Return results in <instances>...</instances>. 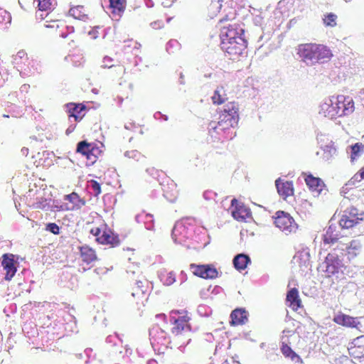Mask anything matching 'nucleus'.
I'll return each mask as SVG.
<instances>
[{"label":"nucleus","instance_id":"6ab92c4d","mask_svg":"<svg viewBox=\"0 0 364 364\" xmlns=\"http://www.w3.org/2000/svg\"><path fill=\"white\" fill-rule=\"evenodd\" d=\"M305 181L309 189L317 196L321 194L324 183L320 178L314 177L312 174L309 173L305 178Z\"/></svg>","mask_w":364,"mask_h":364},{"label":"nucleus","instance_id":"603ef678","mask_svg":"<svg viewBox=\"0 0 364 364\" xmlns=\"http://www.w3.org/2000/svg\"><path fill=\"white\" fill-rule=\"evenodd\" d=\"M177 192L169 193L166 191H164V196L171 203L176 201L177 198Z\"/></svg>","mask_w":364,"mask_h":364},{"label":"nucleus","instance_id":"f3484780","mask_svg":"<svg viewBox=\"0 0 364 364\" xmlns=\"http://www.w3.org/2000/svg\"><path fill=\"white\" fill-rule=\"evenodd\" d=\"M232 326L243 325L248 321V312L243 308L233 310L230 314Z\"/></svg>","mask_w":364,"mask_h":364},{"label":"nucleus","instance_id":"4be33fe9","mask_svg":"<svg viewBox=\"0 0 364 364\" xmlns=\"http://www.w3.org/2000/svg\"><path fill=\"white\" fill-rule=\"evenodd\" d=\"M149 336L151 344L156 342L162 345L165 344L164 341L167 339L166 332L159 326H156L149 329Z\"/></svg>","mask_w":364,"mask_h":364},{"label":"nucleus","instance_id":"7ed1b4c3","mask_svg":"<svg viewBox=\"0 0 364 364\" xmlns=\"http://www.w3.org/2000/svg\"><path fill=\"white\" fill-rule=\"evenodd\" d=\"M323 264L327 277L335 276L336 278H340L345 274L346 266L343 262V257L338 255L335 251L327 255Z\"/></svg>","mask_w":364,"mask_h":364},{"label":"nucleus","instance_id":"c03bdc74","mask_svg":"<svg viewBox=\"0 0 364 364\" xmlns=\"http://www.w3.org/2000/svg\"><path fill=\"white\" fill-rule=\"evenodd\" d=\"M180 43L176 40H170L166 46V50L168 53H173L175 50L179 48Z\"/></svg>","mask_w":364,"mask_h":364},{"label":"nucleus","instance_id":"79ce46f5","mask_svg":"<svg viewBox=\"0 0 364 364\" xmlns=\"http://www.w3.org/2000/svg\"><path fill=\"white\" fill-rule=\"evenodd\" d=\"M161 280L164 282V284L170 286L176 282V274L173 272H170L166 274H161Z\"/></svg>","mask_w":364,"mask_h":364},{"label":"nucleus","instance_id":"2eb2a0df","mask_svg":"<svg viewBox=\"0 0 364 364\" xmlns=\"http://www.w3.org/2000/svg\"><path fill=\"white\" fill-rule=\"evenodd\" d=\"M333 97L327 98L320 105L319 114H323L324 117L333 119L338 117L339 112L338 107L336 106V102L333 100Z\"/></svg>","mask_w":364,"mask_h":364},{"label":"nucleus","instance_id":"f03ea898","mask_svg":"<svg viewBox=\"0 0 364 364\" xmlns=\"http://www.w3.org/2000/svg\"><path fill=\"white\" fill-rule=\"evenodd\" d=\"M239 108L235 102H229L225 105V108L219 117V121L216 124L215 122H211L208 124L209 130H214L219 133L218 130L224 131L230 127H234L239 121Z\"/></svg>","mask_w":364,"mask_h":364},{"label":"nucleus","instance_id":"f8f14e48","mask_svg":"<svg viewBox=\"0 0 364 364\" xmlns=\"http://www.w3.org/2000/svg\"><path fill=\"white\" fill-rule=\"evenodd\" d=\"M333 100L336 102V107L339 109L338 113V117L349 115L354 112V102L352 97L349 96L338 95L333 97Z\"/></svg>","mask_w":364,"mask_h":364},{"label":"nucleus","instance_id":"473e14b6","mask_svg":"<svg viewBox=\"0 0 364 364\" xmlns=\"http://www.w3.org/2000/svg\"><path fill=\"white\" fill-rule=\"evenodd\" d=\"M36 200L33 203L32 207L36 209H42L49 210V204L51 198H46L43 197H37Z\"/></svg>","mask_w":364,"mask_h":364},{"label":"nucleus","instance_id":"0e129e2a","mask_svg":"<svg viewBox=\"0 0 364 364\" xmlns=\"http://www.w3.org/2000/svg\"><path fill=\"white\" fill-rule=\"evenodd\" d=\"M26 55V53L25 50H19L17 54H16V58H18L20 59L23 58V57H25Z\"/></svg>","mask_w":364,"mask_h":364},{"label":"nucleus","instance_id":"4468645a","mask_svg":"<svg viewBox=\"0 0 364 364\" xmlns=\"http://www.w3.org/2000/svg\"><path fill=\"white\" fill-rule=\"evenodd\" d=\"M64 108L70 122H72V119L75 122H80L84 116L82 112L85 110L86 107L80 103L70 102L65 104Z\"/></svg>","mask_w":364,"mask_h":364},{"label":"nucleus","instance_id":"774afa93","mask_svg":"<svg viewBox=\"0 0 364 364\" xmlns=\"http://www.w3.org/2000/svg\"><path fill=\"white\" fill-rule=\"evenodd\" d=\"M359 175L361 179H364V166L360 170Z\"/></svg>","mask_w":364,"mask_h":364},{"label":"nucleus","instance_id":"37998d69","mask_svg":"<svg viewBox=\"0 0 364 364\" xmlns=\"http://www.w3.org/2000/svg\"><path fill=\"white\" fill-rule=\"evenodd\" d=\"M145 228L149 230L154 229V222L153 215L151 214H145L143 218Z\"/></svg>","mask_w":364,"mask_h":364},{"label":"nucleus","instance_id":"72a5a7b5","mask_svg":"<svg viewBox=\"0 0 364 364\" xmlns=\"http://www.w3.org/2000/svg\"><path fill=\"white\" fill-rule=\"evenodd\" d=\"M350 160L354 161L364 152V145L361 143H355L350 146Z\"/></svg>","mask_w":364,"mask_h":364},{"label":"nucleus","instance_id":"de8ad7c7","mask_svg":"<svg viewBox=\"0 0 364 364\" xmlns=\"http://www.w3.org/2000/svg\"><path fill=\"white\" fill-rule=\"evenodd\" d=\"M211 311L212 310L205 305H199L197 309L198 314L201 316H208Z\"/></svg>","mask_w":364,"mask_h":364},{"label":"nucleus","instance_id":"4c0bfd02","mask_svg":"<svg viewBox=\"0 0 364 364\" xmlns=\"http://www.w3.org/2000/svg\"><path fill=\"white\" fill-rule=\"evenodd\" d=\"M281 350L285 357L291 358V360H294L295 358H299V356L291 349V348L284 343H282Z\"/></svg>","mask_w":364,"mask_h":364},{"label":"nucleus","instance_id":"39448f33","mask_svg":"<svg viewBox=\"0 0 364 364\" xmlns=\"http://www.w3.org/2000/svg\"><path fill=\"white\" fill-rule=\"evenodd\" d=\"M274 218L275 225L286 234L295 232L298 228L294 218L284 211H277Z\"/></svg>","mask_w":364,"mask_h":364},{"label":"nucleus","instance_id":"680f3d73","mask_svg":"<svg viewBox=\"0 0 364 364\" xmlns=\"http://www.w3.org/2000/svg\"><path fill=\"white\" fill-rule=\"evenodd\" d=\"M76 127V124H71L68 127V129H66L65 131V134L67 135H69L70 134H71L75 129Z\"/></svg>","mask_w":364,"mask_h":364},{"label":"nucleus","instance_id":"f257e3e1","mask_svg":"<svg viewBox=\"0 0 364 364\" xmlns=\"http://www.w3.org/2000/svg\"><path fill=\"white\" fill-rule=\"evenodd\" d=\"M194 220L190 218L177 221L172 230L171 237L174 242L185 247L187 250L197 249L199 242L195 235Z\"/></svg>","mask_w":364,"mask_h":364},{"label":"nucleus","instance_id":"09e8293b","mask_svg":"<svg viewBox=\"0 0 364 364\" xmlns=\"http://www.w3.org/2000/svg\"><path fill=\"white\" fill-rule=\"evenodd\" d=\"M124 156L129 159H135L136 161H139L141 157V153L137 150L127 151L124 153Z\"/></svg>","mask_w":364,"mask_h":364},{"label":"nucleus","instance_id":"bb28decb","mask_svg":"<svg viewBox=\"0 0 364 364\" xmlns=\"http://www.w3.org/2000/svg\"><path fill=\"white\" fill-rule=\"evenodd\" d=\"M126 0H109V8L114 16H122L125 10Z\"/></svg>","mask_w":364,"mask_h":364},{"label":"nucleus","instance_id":"2f4dec72","mask_svg":"<svg viewBox=\"0 0 364 364\" xmlns=\"http://www.w3.org/2000/svg\"><path fill=\"white\" fill-rule=\"evenodd\" d=\"M186 322L187 321L183 316L174 319V326L172 328V332L178 334L186 328L190 330L191 327L186 323Z\"/></svg>","mask_w":364,"mask_h":364},{"label":"nucleus","instance_id":"6e6d98bb","mask_svg":"<svg viewBox=\"0 0 364 364\" xmlns=\"http://www.w3.org/2000/svg\"><path fill=\"white\" fill-rule=\"evenodd\" d=\"M63 206V205H60L58 204H55V201H53L52 205L49 204V210H51V211L63 210L64 209Z\"/></svg>","mask_w":364,"mask_h":364},{"label":"nucleus","instance_id":"b1692460","mask_svg":"<svg viewBox=\"0 0 364 364\" xmlns=\"http://www.w3.org/2000/svg\"><path fill=\"white\" fill-rule=\"evenodd\" d=\"M362 244L358 240H353L346 247V255L349 260L356 257L362 251Z\"/></svg>","mask_w":364,"mask_h":364},{"label":"nucleus","instance_id":"c85d7f7f","mask_svg":"<svg viewBox=\"0 0 364 364\" xmlns=\"http://www.w3.org/2000/svg\"><path fill=\"white\" fill-rule=\"evenodd\" d=\"M80 253L82 261L87 264L97 259L95 251L88 247H82Z\"/></svg>","mask_w":364,"mask_h":364},{"label":"nucleus","instance_id":"e2e57ef3","mask_svg":"<svg viewBox=\"0 0 364 364\" xmlns=\"http://www.w3.org/2000/svg\"><path fill=\"white\" fill-rule=\"evenodd\" d=\"M90 232L97 237L100 236L101 230L99 228H93L91 230Z\"/></svg>","mask_w":364,"mask_h":364},{"label":"nucleus","instance_id":"e433bc0d","mask_svg":"<svg viewBox=\"0 0 364 364\" xmlns=\"http://www.w3.org/2000/svg\"><path fill=\"white\" fill-rule=\"evenodd\" d=\"M116 338H117L120 341L121 343L122 342V341L119 338V335L117 333H115L114 336L109 335V336H108L106 338V343H107L113 344V348H112V352L110 353V356L112 357V359H114V354H116L117 351L119 352V355H121L122 353V350L121 349L119 350L116 349V347H115V346H116V342H115Z\"/></svg>","mask_w":364,"mask_h":364},{"label":"nucleus","instance_id":"864d4df0","mask_svg":"<svg viewBox=\"0 0 364 364\" xmlns=\"http://www.w3.org/2000/svg\"><path fill=\"white\" fill-rule=\"evenodd\" d=\"M40 192H41V189H37V186L34 185L33 188H30L28 191L26 193V197L31 198L34 196L38 195Z\"/></svg>","mask_w":364,"mask_h":364},{"label":"nucleus","instance_id":"052dcab7","mask_svg":"<svg viewBox=\"0 0 364 364\" xmlns=\"http://www.w3.org/2000/svg\"><path fill=\"white\" fill-rule=\"evenodd\" d=\"M213 194H214V193L210 191H205L203 192V196L204 199L209 200L213 198Z\"/></svg>","mask_w":364,"mask_h":364},{"label":"nucleus","instance_id":"69168bd1","mask_svg":"<svg viewBox=\"0 0 364 364\" xmlns=\"http://www.w3.org/2000/svg\"><path fill=\"white\" fill-rule=\"evenodd\" d=\"M65 28H66V31L67 33L69 34V33H72L74 32V27L72 26H65Z\"/></svg>","mask_w":364,"mask_h":364},{"label":"nucleus","instance_id":"5fc2aeb1","mask_svg":"<svg viewBox=\"0 0 364 364\" xmlns=\"http://www.w3.org/2000/svg\"><path fill=\"white\" fill-rule=\"evenodd\" d=\"M113 61V59L109 56H105L103 59L102 67L104 68H110L113 67V65H109V63H111Z\"/></svg>","mask_w":364,"mask_h":364},{"label":"nucleus","instance_id":"9b49d317","mask_svg":"<svg viewBox=\"0 0 364 364\" xmlns=\"http://www.w3.org/2000/svg\"><path fill=\"white\" fill-rule=\"evenodd\" d=\"M194 275L205 279H213L218 277V272L214 265L208 264H196L190 265Z\"/></svg>","mask_w":364,"mask_h":364},{"label":"nucleus","instance_id":"ea45409f","mask_svg":"<svg viewBox=\"0 0 364 364\" xmlns=\"http://www.w3.org/2000/svg\"><path fill=\"white\" fill-rule=\"evenodd\" d=\"M91 149H92L91 154H90V156H88L89 162H87V166L93 165L96 162L98 155L101 152V151L99 149V148L94 143H92V144Z\"/></svg>","mask_w":364,"mask_h":364},{"label":"nucleus","instance_id":"c9c22d12","mask_svg":"<svg viewBox=\"0 0 364 364\" xmlns=\"http://www.w3.org/2000/svg\"><path fill=\"white\" fill-rule=\"evenodd\" d=\"M321 149L323 151V159L325 161L330 160L336 153V149L331 141L323 147H321Z\"/></svg>","mask_w":364,"mask_h":364},{"label":"nucleus","instance_id":"20e7f679","mask_svg":"<svg viewBox=\"0 0 364 364\" xmlns=\"http://www.w3.org/2000/svg\"><path fill=\"white\" fill-rule=\"evenodd\" d=\"M363 220L364 211L359 210L354 206H350L343 211L338 223L341 228L349 229L356 226Z\"/></svg>","mask_w":364,"mask_h":364},{"label":"nucleus","instance_id":"dca6fc26","mask_svg":"<svg viewBox=\"0 0 364 364\" xmlns=\"http://www.w3.org/2000/svg\"><path fill=\"white\" fill-rule=\"evenodd\" d=\"M97 240L103 245H110L117 247L120 244L119 235L113 232L110 229L105 230L102 234L97 238Z\"/></svg>","mask_w":364,"mask_h":364},{"label":"nucleus","instance_id":"3c124183","mask_svg":"<svg viewBox=\"0 0 364 364\" xmlns=\"http://www.w3.org/2000/svg\"><path fill=\"white\" fill-rule=\"evenodd\" d=\"M252 22L255 26L259 27L260 30L263 31L264 18L260 14L255 16L252 18Z\"/></svg>","mask_w":364,"mask_h":364},{"label":"nucleus","instance_id":"cd10ccee","mask_svg":"<svg viewBox=\"0 0 364 364\" xmlns=\"http://www.w3.org/2000/svg\"><path fill=\"white\" fill-rule=\"evenodd\" d=\"M336 227L333 225H330L323 235V242L327 244H334L339 239V234L336 231Z\"/></svg>","mask_w":364,"mask_h":364},{"label":"nucleus","instance_id":"49530a36","mask_svg":"<svg viewBox=\"0 0 364 364\" xmlns=\"http://www.w3.org/2000/svg\"><path fill=\"white\" fill-rule=\"evenodd\" d=\"M46 230L54 235L60 234V227L55 223H48L46 224Z\"/></svg>","mask_w":364,"mask_h":364},{"label":"nucleus","instance_id":"c756f323","mask_svg":"<svg viewBox=\"0 0 364 364\" xmlns=\"http://www.w3.org/2000/svg\"><path fill=\"white\" fill-rule=\"evenodd\" d=\"M92 143H89L85 140L79 141L77 144L76 151L86 156L88 161V156L91 154Z\"/></svg>","mask_w":364,"mask_h":364},{"label":"nucleus","instance_id":"423d86ee","mask_svg":"<svg viewBox=\"0 0 364 364\" xmlns=\"http://www.w3.org/2000/svg\"><path fill=\"white\" fill-rule=\"evenodd\" d=\"M247 46V38H239L237 40L233 41H220L221 49L230 56L242 55Z\"/></svg>","mask_w":364,"mask_h":364},{"label":"nucleus","instance_id":"13d9d810","mask_svg":"<svg viewBox=\"0 0 364 364\" xmlns=\"http://www.w3.org/2000/svg\"><path fill=\"white\" fill-rule=\"evenodd\" d=\"M146 172L149 175L153 176L154 178H156V177H157L159 176L158 175V171L155 168H154V167L147 168L146 169Z\"/></svg>","mask_w":364,"mask_h":364},{"label":"nucleus","instance_id":"a18cd8bd","mask_svg":"<svg viewBox=\"0 0 364 364\" xmlns=\"http://www.w3.org/2000/svg\"><path fill=\"white\" fill-rule=\"evenodd\" d=\"M38 7L40 11H49L51 9L52 4L50 0H37Z\"/></svg>","mask_w":364,"mask_h":364},{"label":"nucleus","instance_id":"f704fd0d","mask_svg":"<svg viewBox=\"0 0 364 364\" xmlns=\"http://www.w3.org/2000/svg\"><path fill=\"white\" fill-rule=\"evenodd\" d=\"M83 9L84 7L82 6L73 7L69 10V14L76 19L85 21L88 18V17L82 12Z\"/></svg>","mask_w":364,"mask_h":364},{"label":"nucleus","instance_id":"338daca9","mask_svg":"<svg viewBox=\"0 0 364 364\" xmlns=\"http://www.w3.org/2000/svg\"><path fill=\"white\" fill-rule=\"evenodd\" d=\"M21 152L23 156H27V155L28 154V149L23 147L21 150Z\"/></svg>","mask_w":364,"mask_h":364},{"label":"nucleus","instance_id":"4d7b16f0","mask_svg":"<svg viewBox=\"0 0 364 364\" xmlns=\"http://www.w3.org/2000/svg\"><path fill=\"white\" fill-rule=\"evenodd\" d=\"M154 117L155 119H162L164 121H167L168 117L167 115L162 114L161 112H156L154 114Z\"/></svg>","mask_w":364,"mask_h":364},{"label":"nucleus","instance_id":"ddd939ff","mask_svg":"<svg viewBox=\"0 0 364 364\" xmlns=\"http://www.w3.org/2000/svg\"><path fill=\"white\" fill-rule=\"evenodd\" d=\"M349 355L360 360V362L364 361V335L354 338L348 347Z\"/></svg>","mask_w":364,"mask_h":364},{"label":"nucleus","instance_id":"a878e982","mask_svg":"<svg viewBox=\"0 0 364 364\" xmlns=\"http://www.w3.org/2000/svg\"><path fill=\"white\" fill-rule=\"evenodd\" d=\"M316 51L317 53L316 63H323L324 62H326L328 60H330V58L332 56L331 50L328 47H326L323 45L317 44V48H316Z\"/></svg>","mask_w":364,"mask_h":364},{"label":"nucleus","instance_id":"7c9ffc66","mask_svg":"<svg viewBox=\"0 0 364 364\" xmlns=\"http://www.w3.org/2000/svg\"><path fill=\"white\" fill-rule=\"evenodd\" d=\"M226 99V93L224 87L223 86L218 87L212 96L213 104L221 105L225 102Z\"/></svg>","mask_w":364,"mask_h":364},{"label":"nucleus","instance_id":"393cba45","mask_svg":"<svg viewBox=\"0 0 364 364\" xmlns=\"http://www.w3.org/2000/svg\"><path fill=\"white\" fill-rule=\"evenodd\" d=\"M310 257L309 250L306 248L299 251L294 257V259L299 263L301 267L308 268L311 267Z\"/></svg>","mask_w":364,"mask_h":364},{"label":"nucleus","instance_id":"9d476101","mask_svg":"<svg viewBox=\"0 0 364 364\" xmlns=\"http://www.w3.org/2000/svg\"><path fill=\"white\" fill-rule=\"evenodd\" d=\"M18 262L15 260L14 255L6 253L2 255L1 267L4 279L10 281L16 274Z\"/></svg>","mask_w":364,"mask_h":364},{"label":"nucleus","instance_id":"aec40b11","mask_svg":"<svg viewBox=\"0 0 364 364\" xmlns=\"http://www.w3.org/2000/svg\"><path fill=\"white\" fill-rule=\"evenodd\" d=\"M286 299L287 302L289 304L288 306L293 311H297L299 308L301 307V301L296 288H291L287 291Z\"/></svg>","mask_w":364,"mask_h":364},{"label":"nucleus","instance_id":"a211bd4d","mask_svg":"<svg viewBox=\"0 0 364 364\" xmlns=\"http://www.w3.org/2000/svg\"><path fill=\"white\" fill-rule=\"evenodd\" d=\"M231 206L235 208L232 210V217L237 220H245L249 214L248 210L242 204L239 203L236 198L232 199Z\"/></svg>","mask_w":364,"mask_h":364},{"label":"nucleus","instance_id":"8fccbe9b","mask_svg":"<svg viewBox=\"0 0 364 364\" xmlns=\"http://www.w3.org/2000/svg\"><path fill=\"white\" fill-rule=\"evenodd\" d=\"M65 200H68L69 202H70L72 203H76L77 201H81V198L75 192H73L70 194H68V195H65Z\"/></svg>","mask_w":364,"mask_h":364},{"label":"nucleus","instance_id":"a19ab883","mask_svg":"<svg viewBox=\"0 0 364 364\" xmlns=\"http://www.w3.org/2000/svg\"><path fill=\"white\" fill-rule=\"evenodd\" d=\"M88 188L90 190V193L94 196H98V195L101 193V186L95 180H90L88 181Z\"/></svg>","mask_w":364,"mask_h":364},{"label":"nucleus","instance_id":"bf43d9fd","mask_svg":"<svg viewBox=\"0 0 364 364\" xmlns=\"http://www.w3.org/2000/svg\"><path fill=\"white\" fill-rule=\"evenodd\" d=\"M150 26L154 29L161 28L164 26V23L162 21H156L151 23Z\"/></svg>","mask_w":364,"mask_h":364},{"label":"nucleus","instance_id":"6e6552de","mask_svg":"<svg viewBox=\"0 0 364 364\" xmlns=\"http://www.w3.org/2000/svg\"><path fill=\"white\" fill-rule=\"evenodd\" d=\"M316 43H305L298 46L297 54L306 65L311 66L316 63Z\"/></svg>","mask_w":364,"mask_h":364},{"label":"nucleus","instance_id":"1a4fd4ad","mask_svg":"<svg viewBox=\"0 0 364 364\" xmlns=\"http://www.w3.org/2000/svg\"><path fill=\"white\" fill-rule=\"evenodd\" d=\"M359 319L360 318L358 317H353L344 313L338 312L334 314L333 321L346 328H355L359 332L362 333L363 332V326L361 324Z\"/></svg>","mask_w":364,"mask_h":364},{"label":"nucleus","instance_id":"0eeeda50","mask_svg":"<svg viewBox=\"0 0 364 364\" xmlns=\"http://www.w3.org/2000/svg\"><path fill=\"white\" fill-rule=\"evenodd\" d=\"M243 24L232 23L224 26L220 30V41H233L239 38H246Z\"/></svg>","mask_w":364,"mask_h":364},{"label":"nucleus","instance_id":"5701e85b","mask_svg":"<svg viewBox=\"0 0 364 364\" xmlns=\"http://www.w3.org/2000/svg\"><path fill=\"white\" fill-rule=\"evenodd\" d=\"M250 263L251 259L250 256L245 253L236 255L232 259L233 266L238 271L245 269Z\"/></svg>","mask_w":364,"mask_h":364},{"label":"nucleus","instance_id":"412c9836","mask_svg":"<svg viewBox=\"0 0 364 364\" xmlns=\"http://www.w3.org/2000/svg\"><path fill=\"white\" fill-rule=\"evenodd\" d=\"M275 186L278 193L286 198L294 193L293 183L291 181L283 182L280 178L275 181Z\"/></svg>","mask_w":364,"mask_h":364},{"label":"nucleus","instance_id":"58836bf2","mask_svg":"<svg viewBox=\"0 0 364 364\" xmlns=\"http://www.w3.org/2000/svg\"><path fill=\"white\" fill-rule=\"evenodd\" d=\"M337 16L333 13H328L323 15V22L326 26L335 27L336 26Z\"/></svg>","mask_w":364,"mask_h":364}]
</instances>
